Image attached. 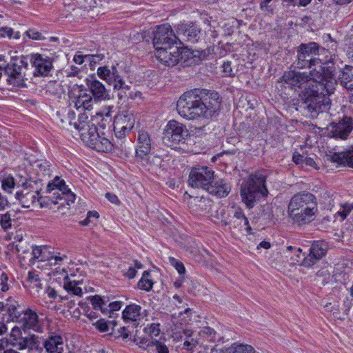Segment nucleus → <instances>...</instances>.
Wrapping results in <instances>:
<instances>
[{
	"label": "nucleus",
	"mask_w": 353,
	"mask_h": 353,
	"mask_svg": "<svg viewBox=\"0 0 353 353\" xmlns=\"http://www.w3.org/2000/svg\"><path fill=\"white\" fill-rule=\"evenodd\" d=\"M81 284V281L72 279L68 276H65L63 279V288L70 294L81 296L83 294L82 289L80 287Z\"/></svg>",
	"instance_id": "nucleus-26"
},
{
	"label": "nucleus",
	"mask_w": 353,
	"mask_h": 353,
	"mask_svg": "<svg viewBox=\"0 0 353 353\" xmlns=\"http://www.w3.org/2000/svg\"><path fill=\"white\" fill-rule=\"evenodd\" d=\"M89 146L98 152H106L112 148V144L108 139L99 135L96 141H93L89 144Z\"/></svg>",
	"instance_id": "nucleus-31"
},
{
	"label": "nucleus",
	"mask_w": 353,
	"mask_h": 353,
	"mask_svg": "<svg viewBox=\"0 0 353 353\" xmlns=\"http://www.w3.org/2000/svg\"><path fill=\"white\" fill-rule=\"evenodd\" d=\"M295 67L299 69L308 68L310 70H314L316 72L323 74L325 77V73L329 72V69L331 70V74H334V68L332 66H323V63L319 58L312 57L310 55L302 54L297 53V60L294 63Z\"/></svg>",
	"instance_id": "nucleus-12"
},
{
	"label": "nucleus",
	"mask_w": 353,
	"mask_h": 353,
	"mask_svg": "<svg viewBox=\"0 0 353 353\" xmlns=\"http://www.w3.org/2000/svg\"><path fill=\"white\" fill-rule=\"evenodd\" d=\"M320 259L312 254V252H309V254L304 257L301 263V265L305 268H311Z\"/></svg>",
	"instance_id": "nucleus-47"
},
{
	"label": "nucleus",
	"mask_w": 353,
	"mask_h": 353,
	"mask_svg": "<svg viewBox=\"0 0 353 353\" xmlns=\"http://www.w3.org/2000/svg\"><path fill=\"white\" fill-rule=\"evenodd\" d=\"M26 35L34 40H44L45 37L42 34L35 30L30 29L26 32Z\"/></svg>",
	"instance_id": "nucleus-54"
},
{
	"label": "nucleus",
	"mask_w": 353,
	"mask_h": 353,
	"mask_svg": "<svg viewBox=\"0 0 353 353\" xmlns=\"http://www.w3.org/2000/svg\"><path fill=\"white\" fill-rule=\"evenodd\" d=\"M177 34L183 40L195 43L200 39L201 29L192 22L181 23L178 26Z\"/></svg>",
	"instance_id": "nucleus-21"
},
{
	"label": "nucleus",
	"mask_w": 353,
	"mask_h": 353,
	"mask_svg": "<svg viewBox=\"0 0 353 353\" xmlns=\"http://www.w3.org/2000/svg\"><path fill=\"white\" fill-rule=\"evenodd\" d=\"M223 72L225 73V74L228 76L232 75V69L231 67V62L230 61H225L223 64Z\"/></svg>",
	"instance_id": "nucleus-64"
},
{
	"label": "nucleus",
	"mask_w": 353,
	"mask_h": 353,
	"mask_svg": "<svg viewBox=\"0 0 353 353\" xmlns=\"http://www.w3.org/2000/svg\"><path fill=\"white\" fill-rule=\"evenodd\" d=\"M94 310H100L103 314H108V308L105 307L109 301L107 296L94 295L88 297Z\"/></svg>",
	"instance_id": "nucleus-34"
},
{
	"label": "nucleus",
	"mask_w": 353,
	"mask_h": 353,
	"mask_svg": "<svg viewBox=\"0 0 353 353\" xmlns=\"http://www.w3.org/2000/svg\"><path fill=\"white\" fill-rule=\"evenodd\" d=\"M327 129L330 136L345 140L353 130L352 119L345 117L338 123H331Z\"/></svg>",
	"instance_id": "nucleus-16"
},
{
	"label": "nucleus",
	"mask_w": 353,
	"mask_h": 353,
	"mask_svg": "<svg viewBox=\"0 0 353 353\" xmlns=\"http://www.w3.org/2000/svg\"><path fill=\"white\" fill-rule=\"evenodd\" d=\"M32 255L34 259H39V261H46L43 256V250L41 247L35 246L32 248Z\"/></svg>",
	"instance_id": "nucleus-53"
},
{
	"label": "nucleus",
	"mask_w": 353,
	"mask_h": 353,
	"mask_svg": "<svg viewBox=\"0 0 353 353\" xmlns=\"http://www.w3.org/2000/svg\"><path fill=\"white\" fill-rule=\"evenodd\" d=\"M169 262L175 268L180 275L185 274V268L182 262L171 256L169 257Z\"/></svg>",
	"instance_id": "nucleus-50"
},
{
	"label": "nucleus",
	"mask_w": 353,
	"mask_h": 353,
	"mask_svg": "<svg viewBox=\"0 0 353 353\" xmlns=\"http://www.w3.org/2000/svg\"><path fill=\"white\" fill-rule=\"evenodd\" d=\"M27 348L29 350H35L41 353L43 351V346L39 340V336L35 334H29L25 337Z\"/></svg>",
	"instance_id": "nucleus-38"
},
{
	"label": "nucleus",
	"mask_w": 353,
	"mask_h": 353,
	"mask_svg": "<svg viewBox=\"0 0 353 353\" xmlns=\"http://www.w3.org/2000/svg\"><path fill=\"white\" fill-rule=\"evenodd\" d=\"M152 148V139L149 133L145 130H140L137 134L136 158L142 163H148Z\"/></svg>",
	"instance_id": "nucleus-14"
},
{
	"label": "nucleus",
	"mask_w": 353,
	"mask_h": 353,
	"mask_svg": "<svg viewBox=\"0 0 353 353\" xmlns=\"http://www.w3.org/2000/svg\"><path fill=\"white\" fill-rule=\"evenodd\" d=\"M231 191V185L224 179H216L214 177L213 182L208 186L207 191L212 195L219 198L227 196Z\"/></svg>",
	"instance_id": "nucleus-23"
},
{
	"label": "nucleus",
	"mask_w": 353,
	"mask_h": 353,
	"mask_svg": "<svg viewBox=\"0 0 353 353\" xmlns=\"http://www.w3.org/2000/svg\"><path fill=\"white\" fill-rule=\"evenodd\" d=\"M149 352L157 353H169V349L167 345L158 340H152L149 341L145 347H143Z\"/></svg>",
	"instance_id": "nucleus-37"
},
{
	"label": "nucleus",
	"mask_w": 353,
	"mask_h": 353,
	"mask_svg": "<svg viewBox=\"0 0 353 353\" xmlns=\"http://www.w3.org/2000/svg\"><path fill=\"white\" fill-rule=\"evenodd\" d=\"M94 99L92 97L87 93L80 94L74 101V107L78 110H90L92 108Z\"/></svg>",
	"instance_id": "nucleus-35"
},
{
	"label": "nucleus",
	"mask_w": 353,
	"mask_h": 353,
	"mask_svg": "<svg viewBox=\"0 0 353 353\" xmlns=\"http://www.w3.org/2000/svg\"><path fill=\"white\" fill-rule=\"evenodd\" d=\"M67 186L63 180L60 179L59 176H56L54 180L51 182H49L47 186V192H51L54 190L55 192L53 193V197L51 199L61 198V192L66 190Z\"/></svg>",
	"instance_id": "nucleus-30"
},
{
	"label": "nucleus",
	"mask_w": 353,
	"mask_h": 353,
	"mask_svg": "<svg viewBox=\"0 0 353 353\" xmlns=\"http://www.w3.org/2000/svg\"><path fill=\"white\" fill-rule=\"evenodd\" d=\"M95 327L101 332H106L109 331L110 325L114 326L116 322L114 321H105V319H101L93 324Z\"/></svg>",
	"instance_id": "nucleus-43"
},
{
	"label": "nucleus",
	"mask_w": 353,
	"mask_h": 353,
	"mask_svg": "<svg viewBox=\"0 0 353 353\" xmlns=\"http://www.w3.org/2000/svg\"><path fill=\"white\" fill-rule=\"evenodd\" d=\"M333 162L353 167V150L345 152H331L330 155Z\"/></svg>",
	"instance_id": "nucleus-27"
},
{
	"label": "nucleus",
	"mask_w": 353,
	"mask_h": 353,
	"mask_svg": "<svg viewBox=\"0 0 353 353\" xmlns=\"http://www.w3.org/2000/svg\"><path fill=\"white\" fill-rule=\"evenodd\" d=\"M221 223L222 226H228V230L230 231L232 230H237L238 231L245 230L248 233H250L252 230L248 219L240 208H234L232 216L230 217V220L226 221L222 219Z\"/></svg>",
	"instance_id": "nucleus-15"
},
{
	"label": "nucleus",
	"mask_w": 353,
	"mask_h": 353,
	"mask_svg": "<svg viewBox=\"0 0 353 353\" xmlns=\"http://www.w3.org/2000/svg\"><path fill=\"white\" fill-rule=\"evenodd\" d=\"M37 167H38L39 169L38 172L39 173L41 172V174L43 176H50V175L51 170H50L48 162L43 161V162L38 163L37 164Z\"/></svg>",
	"instance_id": "nucleus-52"
},
{
	"label": "nucleus",
	"mask_w": 353,
	"mask_h": 353,
	"mask_svg": "<svg viewBox=\"0 0 353 353\" xmlns=\"http://www.w3.org/2000/svg\"><path fill=\"white\" fill-rule=\"evenodd\" d=\"M316 203V198L313 194L301 191L291 198L288 205V212H294L308 205H314Z\"/></svg>",
	"instance_id": "nucleus-18"
},
{
	"label": "nucleus",
	"mask_w": 353,
	"mask_h": 353,
	"mask_svg": "<svg viewBox=\"0 0 353 353\" xmlns=\"http://www.w3.org/2000/svg\"><path fill=\"white\" fill-rule=\"evenodd\" d=\"M180 39L175 34L168 23L159 26L154 33L153 44L156 50L174 46Z\"/></svg>",
	"instance_id": "nucleus-11"
},
{
	"label": "nucleus",
	"mask_w": 353,
	"mask_h": 353,
	"mask_svg": "<svg viewBox=\"0 0 353 353\" xmlns=\"http://www.w3.org/2000/svg\"><path fill=\"white\" fill-rule=\"evenodd\" d=\"M22 330L23 328L20 325H16L12 329L10 333V338L12 339L13 342H15L16 341L23 338L22 336Z\"/></svg>",
	"instance_id": "nucleus-51"
},
{
	"label": "nucleus",
	"mask_w": 353,
	"mask_h": 353,
	"mask_svg": "<svg viewBox=\"0 0 353 353\" xmlns=\"http://www.w3.org/2000/svg\"><path fill=\"white\" fill-rule=\"evenodd\" d=\"M88 117L85 114H80L79 115L78 123H74V127L79 132L85 131L88 126L90 125L88 122Z\"/></svg>",
	"instance_id": "nucleus-44"
},
{
	"label": "nucleus",
	"mask_w": 353,
	"mask_h": 353,
	"mask_svg": "<svg viewBox=\"0 0 353 353\" xmlns=\"http://www.w3.org/2000/svg\"><path fill=\"white\" fill-rule=\"evenodd\" d=\"M339 79L344 88L353 91V66L345 65L341 68Z\"/></svg>",
	"instance_id": "nucleus-25"
},
{
	"label": "nucleus",
	"mask_w": 353,
	"mask_h": 353,
	"mask_svg": "<svg viewBox=\"0 0 353 353\" xmlns=\"http://www.w3.org/2000/svg\"><path fill=\"white\" fill-rule=\"evenodd\" d=\"M121 305H122V302L121 301H114V302H112V303H110L108 305V307L109 308H108V313L110 311H118L121 309Z\"/></svg>",
	"instance_id": "nucleus-59"
},
{
	"label": "nucleus",
	"mask_w": 353,
	"mask_h": 353,
	"mask_svg": "<svg viewBox=\"0 0 353 353\" xmlns=\"http://www.w3.org/2000/svg\"><path fill=\"white\" fill-rule=\"evenodd\" d=\"M11 321L21 326L23 331L32 330L41 333L43 330V320L41 319L36 310L28 307L19 311L14 305H9L7 307Z\"/></svg>",
	"instance_id": "nucleus-4"
},
{
	"label": "nucleus",
	"mask_w": 353,
	"mask_h": 353,
	"mask_svg": "<svg viewBox=\"0 0 353 353\" xmlns=\"http://www.w3.org/2000/svg\"><path fill=\"white\" fill-rule=\"evenodd\" d=\"M305 158V157L303 155H301L299 153H294L292 157V160L296 165H301V166H303Z\"/></svg>",
	"instance_id": "nucleus-58"
},
{
	"label": "nucleus",
	"mask_w": 353,
	"mask_h": 353,
	"mask_svg": "<svg viewBox=\"0 0 353 353\" xmlns=\"http://www.w3.org/2000/svg\"><path fill=\"white\" fill-rule=\"evenodd\" d=\"M272 0H261L260 2V8L261 10L272 13L273 9L272 8L270 3Z\"/></svg>",
	"instance_id": "nucleus-55"
},
{
	"label": "nucleus",
	"mask_w": 353,
	"mask_h": 353,
	"mask_svg": "<svg viewBox=\"0 0 353 353\" xmlns=\"http://www.w3.org/2000/svg\"><path fill=\"white\" fill-rule=\"evenodd\" d=\"M153 281L150 279V273L148 271H144L142 274L141 279L138 282V288L142 290L149 292L153 286Z\"/></svg>",
	"instance_id": "nucleus-40"
},
{
	"label": "nucleus",
	"mask_w": 353,
	"mask_h": 353,
	"mask_svg": "<svg viewBox=\"0 0 353 353\" xmlns=\"http://www.w3.org/2000/svg\"><path fill=\"white\" fill-rule=\"evenodd\" d=\"M48 353H63V341L62 336L51 334L41 345Z\"/></svg>",
	"instance_id": "nucleus-24"
},
{
	"label": "nucleus",
	"mask_w": 353,
	"mask_h": 353,
	"mask_svg": "<svg viewBox=\"0 0 353 353\" xmlns=\"http://www.w3.org/2000/svg\"><path fill=\"white\" fill-rule=\"evenodd\" d=\"M85 83L94 101L99 102L110 99L108 90L95 77H91L90 79H86Z\"/></svg>",
	"instance_id": "nucleus-20"
},
{
	"label": "nucleus",
	"mask_w": 353,
	"mask_h": 353,
	"mask_svg": "<svg viewBox=\"0 0 353 353\" xmlns=\"http://www.w3.org/2000/svg\"><path fill=\"white\" fill-rule=\"evenodd\" d=\"M105 56L103 54H88L86 57V61L90 63L91 67L94 66L96 64L99 63Z\"/></svg>",
	"instance_id": "nucleus-49"
},
{
	"label": "nucleus",
	"mask_w": 353,
	"mask_h": 353,
	"mask_svg": "<svg viewBox=\"0 0 353 353\" xmlns=\"http://www.w3.org/2000/svg\"><path fill=\"white\" fill-rule=\"evenodd\" d=\"M209 204V200L203 196L190 198L189 202L190 208L195 212H201L207 210Z\"/></svg>",
	"instance_id": "nucleus-33"
},
{
	"label": "nucleus",
	"mask_w": 353,
	"mask_h": 353,
	"mask_svg": "<svg viewBox=\"0 0 353 353\" xmlns=\"http://www.w3.org/2000/svg\"><path fill=\"white\" fill-rule=\"evenodd\" d=\"M281 78L285 84L295 90H300V92L305 87L322 86L320 82L324 80L323 74L314 70L307 72L290 70L285 72Z\"/></svg>",
	"instance_id": "nucleus-5"
},
{
	"label": "nucleus",
	"mask_w": 353,
	"mask_h": 353,
	"mask_svg": "<svg viewBox=\"0 0 353 353\" xmlns=\"http://www.w3.org/2000/svg\"><path fill=\"white\" fill-rule=\"evenodd\" d=\"M156 57L163 65L172 67L176 65L183 59L182 50L178 46L156 50Z\"/></svg>",
	"instance_id": "nucleus-17"
},
{
	"label": "nucleus",
	"mask_w": 353,
	"mask_h": 353,
	"mask_svg": "<svg viewBox=\"0 0 353 353\" xmlns=\"http://www.w3.org/2000/svg\"><path fill=\"white\" fill-rule=\"evenodd\" d=\"M149 330V334L152 336H157L159 334V324L152 323L150 325Z\"/></svg>",
	"instance_id": "nucleus-60"
},
{
	"label": "nucleus",
	"mask_w": 353,
	"mask_h": 353,
	"mask_svg": "<svg viewBox=\"0 0 353 353\" xmlns=\"http://www.w3.org/2000/svg\"><path fill=\"white\" fill-rule=\"evenodd\" d=\"M81 135L83 136V139L89 145L93 141H96V139H98L99 134L97 132V127L92 123L88 126L85 131L81 132Z\"/></svg>",
	"instance_id": "nucleus-41"
},
{
	"label": "nucleus",
	"mask_w": 353,
	"mask_h": 353,
	"mask_svg": "<svg viewBox=\"0 0 353 353\" xmlns=\"http://www.w3.org/2000/svg\"><path fill=\"white\" fill-rule=\"evenodd\" d=\"M135 123L132 114L117 115L114 121V132L117 137L122 139L133 128Z\"/></svg>",
	"instance_id": "nucleus-19"
},
{
	"label": "nucleus",
	"mask_w": 353,
	"mask_h": 353,
	"mask_svg": "<svg viewBox=\"0 0 353 353\" xmlns=\"http://www.w3.org/2000/svg\"><path fill=\"white\" fill-rule=\"evenodd\" d=\"M214 172L207 166L194 167L188 176V184L194 188H201L207 191L208 186L213 182Z\"/></svg>",
	"instance_id": "nucleus-10"
},
{
	"label": "nucleus",
	"mask_w": 353,
	"mask_h": 353,
	"mask_svg": "<svg viewBox=\"0 0 353 353\" xmlns=\"http://www.w3.org/2000/svg\"><path fill=\"white\" fill-rule=\"evenodd\" d=\"M13 345L17 346L19 350L27 349L25 337L13 342Z\"/></svg>",
	"instance_id": "nucleus-61"
},
{
	"label": "nucleus",
	"mask_w": 353,
	"mask_h": 353,
	"mask_svg": "<svg viewBox=\"0 0 353 353\" xmlns=\"http://www.w3.org/2000/svg\"><path fill=\"white\" fill-rule=\"evenodd\" d=\"M325 73L324 80L320 82L322 86L305 87L299 96L301 99V105L305 110L315 117L319 112L327 111L330 105L329 96L334 92L336 80L334 74H331V70Z\"/></svg>",
	"instance_id": "nucleus-2"
},
{
	"label": "nucleus",
	"mask_w": 353,
	"mask_h": 353,
	"mask_svg": "<svg viewBox=\"0 0 353 353\" xmlns=\"http://www.w3.org/2000/svg\"><path fill=\"white\" fill-rule=\"evenodd\" d=\"M14 185V179L12 176H8L1 181V187L3 190L8 193L12 192Z\"/></svg>",
	"instance_id": "nucleus-46"
},
{
	"label": "nucleus",
	"mask_w": 353,
	"mask_h": 353,
	"mask_svg": "<svg viewBox=\"0 0 353 353\" xmlns=\"http://www.w3.org/2000/svg\"><path fill=\"white\" fill-rule=\"evenodd\" d=\"M97 75L113 86L114 90L118 92L117 96L119 99L132 97V93L130 92L131 85L125 83L116 65H112L110 68L106 65L99 67L97 69Z\"/></svg>",
	"instance_id": "nucleus-6"
},
{
	"label": "nucleus",
	"mask_w": 353,
	"mask_h": 353,
	"mask_svg": "<svg viewBox=\"0 0 353 353\" xmlns=\"http://www.w3.org/2000/svg\"><path fill=\"white\" fill-rule=\"evenodd\" d=\"M65 259H67L66 255H63L61 256H51L50 259H48V261H49L50 265H56L61 264V262Z\"/></svg>",
	"instance_id": "nucleus-57"
},
{
	"label": "nucleus",
	"mask_w": 353,
	"mask_h": 353,
	"mask_svg": "<svg viewBox=\"0 0 353 353\" xmlns=\"http://www.w3.org/2000/svg\"><path fill=\"white\" fill-rule=\"evenodd\" d=\"M105 197L108 199L109 201H110L112 203L118 205L119 204L120 201L116 194L107 192L105 194Z\"/></svg>",
	"instance_id": "nucleus-63"
},
{
	"label": "nucleus",
	"mask_w": 353,
	"mask_h": 353,
	"mask_svg": "<svg viewBox=\"0 0 353 353\" xmlns=\"http://www.w3.org/2000/svg\"><path fill=\"white\" fill-rule=\"evenodd\" d=\"M266 176L261 172H255L241 185V196L242 201L248 208L254 206V203L268 194L265 185Z\"/></svg>",
	"instance_id": "nucleus-3"
},
{
	"label": "nucleus",
	"mask_w": 353,
	"mask_h": 353,
	"mask_svg": "<svg viewBox=\"0 0 353 353\" xmlns=\"http://www.w3.org/2000/svg\"><path fill=\"white\" fill-rule=\"evenodd\" d=\"M221 99L216 92L207 90L193 89L184 92L176 103L178 113L189 120L203 118L205 122L203 126L196 127L199 131L205 130L208 121L219 110Z\"/></svg>",
	"instance_id": "nucleus-1"
},
{
	"label": "nucleus",
	"mask_w": 353,
	"mask_h": 353,
	"mask_svg": "<svg viewBox=\"0 0 353 353\" xmlns=\"http://www.w3.org/2000/svg\"><path fill=\"white\" fill-rule=\"evenodd\" d=\"M19 210H10L5 214L0 215V225L4 231L12 228V222L18 219V214H20Z\"/></svg>",
	"instance_id": "nucleus-29"
},
{
	"label": "nucleus",
	"mask_w": 353,
	"mask_h": 353,
	"mask_svg": "<svg viewBox=\"0 0 353 353\" xmlns=\"http://www.w3.org/2000/svg\"><path fill=\"white\" fill-rule=\"evenodd\" d=\"M353 210V203H345L341 205V209L339 210L336 215H339L341 217V220H345L350 213Z\"/></svg>",
	"instance_id": "nucleus-45"
},
{
	"label": "nucleus",
	"mask_w": 353,
	"mask_h": 353,
	"mask_svg": "<svg viewBox=\"0 0 353 353\" xmlns=\"http://www.w3.org/2000/svg\"><path fill=\"white\" fill-rule=\"evenodd\" d=\"M137 270L135 268L130 266L128 269V270L123 274L125 276L128 277L129 279H132L135 277L137 274Z\"/></svg>",
	"instance_id": "nucleus-62"
},
{
	"label": "nucleus",
	"mask_w": 353,
	"mask_h": 353,
	"mask_svg": "<svg viewBox=\"0 0 353 353\" xmlns=\"http://www.w3.org/2000/svg\"><path fill=\"white\" fill-rule=\"evenodd\" d=\"M76 199V196L74 193H72L68 188L66 190L61 192V198H57V196L53 199H49L50 203L53 204L59 203V201L64 200L66 201L67 205H70V203H74Z\"/></svg>",
	"instance_id": "nucleus-42"
},
{
	"label": "nucleus",
	"mask_w": 353,
	"mask_h": 353,
	"mask_svg": "<svg viewBox=\"0 0 353 353\" xmlns=\"http://www.w3.org/2000/svg\"><path fill=\"white\" fill-rule=\"evenodd\" d=\"M299 210L290 212L289 214L293 221L299 225L309 223L314 219L318 212L317 203H314V205H308Z\"/></svg>",
	"instance_id": "nucleus-22"
},
{
	"label": "nucleus",
	"mask_w": 353,
	"mask_h": 353,
	"mask_svg": "<svg viewBox=\"0 0 353 353\" xmlns=\"http://www.w3.org/2000/svg\"><path fill=\"white\" fill-rule=\"evenodd\" d=\"M28 63L26 57L12 59L3 68L5 74L7 76L8 84L17 88H27L26 81V71Z\"/></svg>",
	"instance_id": "nucleus-7"
},
{
	"label": "nucleus",
	"mask_w": 353,
	"mask_h": 353,
	"mask_svg": "<svg viewBox=\"0 0 353 353\" xmlns=\"http://www.w3.org/2000/svg\"><path fill=\"white\" fill-rule=\"evenodd\" d=\"M163 141L170 147H176L183 143L189 135L188 130L183 123L176 121H169L164 129Z\"/></svg>",
	"instance_id": "nucleus-9"
},
{
	"label": "nucleus",
	"mask_w": 353,
	"mask_h": 353,
	"mask_svg": "<svg viewBox=\"0 0 353 353\" xmlns=\"http://www.w3.org/2000/svg\"><path fill=\"white\" fill-rule=\"evenodd\" d=\"M216 331L210 327H205L200 332L201 336L206 337L209 341L213 342L216 341Z\"/></svg>",
	"instance_id": "nucleus-48"
},
{
	"label": "nucleus",
	"mask_w": 353,
	"mask_h": 353,
	"mask_svg": "<svg viewBox=\"0 0 353 353\" xmlns=\"http://www.w3.org/2000/svg\"><path fill=\"white\" fill-rule=\"evenodd\" d=\"M30 61L34 68V77H46L53 68L52 59L47 55L39 53L31 54Z\"/></svg>",
	"instance_id": "nucleus-13"
},
{
	"label": "nucleus",
	"mask_w": 353,
	"mask_h": 353,
	"mask_svg": "<svg viewBox=\"0 0 353 353\" xmlns=\"http://www.w3.org/2000/svg\"><path fill=\"white\" fill-rule=\"evenodd\" d=\"M36 184L35 181L26 180L22 183L23 189L15 194V198L23 208H29L36 202L39 203L41 208L50 205V199L47 196L43 197L40 195V190L34 187Z\"/></svg>",
	"instance_id": "nucleus-8"
},
{
	"label": "nucleus",
	"mask_w": 353,
	"mask_h": 353,
	"mask_svg": "<svg viewBox=\"0 0 353 353\" xmlns=\"http://www.w3.org/2000/svg\"><path fill=\"white\" fill-rule=\"evenodd\" d=\"M327 249L328 245L325 241H315L312 243L309 251L321 260L325 256Z\"/></svg>",
	"instance_id": "nucleus-32"
},
{
	"label": "nucleus",
	"mask_w": 353,
	"mask_h": 353,
	"mask_svg": "<svg viewBox=\"0 0 353 353\" xmlns=\"http://www.w3.org/2000/svg\"><path fill=\"white\" fill-rule=\"evenodd\" d=\"M141 307L137 304H130L127 305L122 312L123 318L125 321H137L141 316Z\"/></svg>",
	"instance_id": "nucleus-28"
},
{
	"label": "nucleus",
	"mask_w": 353,
	"mask_h": 353,
	"mask_svg": "<svg viewBox=\"0 0 353 353\" xmlns=\"http://www.w3.org/2000/svg\"><path fill=\"white\" fill-rule=\"evenodd\" d=\"M13 30L11 28L8 27H0V35L2 37L7 36L9 38L14 37L17 38V37L13 36Z\"/></svg>",
	"instance_id": "nucleus-56"
},
{
	"label": "nucleus",
	"mask_w": 353,
	"mask_h": 353,
	"mask_svg": "<svg viewBox=\"0 0 353 353\" xmlns=\"http://www.w3.org/2000/svg\"><path fill=\"white\" fill-rule=\"evenodd\" d=\"M297 53L315 57L319 55V45L315 42L301 43L298 48Z\"/></svg>",
	"instance_id": "nucleus-36"
},
{
	"label": "nucleus",
	"mask_w": 353,
	"mask_h": 353,
	"mask_svg": "<svg viewBox=\"0 0 353 353\" xmlns=\"http://www.w3.org/2000/svg\"><path fill=\"white\" fill-rule=\"evenodd\" d=\"M225 353H255V350L249 345L234 343L226 349Z\"/></svg>",
	"instance_id": "nucleus-39"
}]
</instances>
